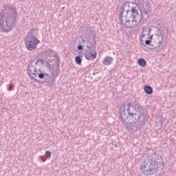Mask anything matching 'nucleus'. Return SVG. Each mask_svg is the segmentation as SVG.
I'll use <instances>...</instances> for the list:
<instances>
[{
  "label": "nucleus",
  "instance_id": "obj_1",
  "mask_svg": "<svg viewBox=\"0 0 176 176\" xmlns=\"http://www.w3.org/2000/svg\"><path fill=\"white\" fill-rule=\"evenodd\" d=\"M147 116L148 109L135 100L122 104L120 107V120L124 125L145 120Z\"/></svg>",
  "mask_w": 176,
  "mask_h": 176
},
{
  "label": "nucleus",
  "instance_id": "obj_2",
  "mask_svg": "<svg viewBox=\"0 0 176 176\" xmlns=\"http://www.w3.org/2000/svg\"><path fill=\"white\" fill-rule=\"evenodd\" d=\"M164 160L159 153L154 152L147 155L140 164V172L146 176L156 175L158 171L164 170Z\"/></svg>",
  "mask_w": 176,
  "mask_h": 176
},
{
  "label": "nucleus",
  "instance_id": "obj_3",
  "mask_svg": "<svg viewBox=\"0 0 176 176\" xmlns=\"http://www.w3.org/2000/svg\"><path fill=\"white\" fill-rule=\"evenodd\" d=\"M17 8L10 3L5 4L0 12V29L3 32H10L17 21Z\"/></svg>",
  "mask_w": 176,
  "mask_h": 176
},
{
  "label": "nucleus",
  "instance_id": "obj_4",
  "mask_svg": "<svg viewBox=\"0 0 176 176\" xmlns=\"http://www.w3.org/2000/svg\"><path fill=\"white\" fill-rule=\"evenodd\" d=\"M133 5L131 8V13L133 17V21L135 23H140V25H142L145 23L151 14L152 10V6L148 0H138V3L131 2Z\"/></svg>",
  "mask_w": 176,
  "mask_h": 176
},
{
  "label": "nucleus",
  "instance_id": "obj_5",
  "mask_svg": "<svg viewBox=\"0 0 176 176\" xmlns=\"http://www.w3.org/2000/svg\"><path fill=\"white\" fill-rule=\"evenodd\" d=\"M39 73H34L32 71L29 73L28 72V74L30 79H33L34 80H36L39 85H45V83H47L48 86H52V85H54L56 82V77L50 76V74L49 73H45L41 69L38 70Z\"/></svg>",
  "mask_w": 176,
  "mask_h": 176
},
{
  "label": "nucleus",
  "instance_id": "obj_6",
  "mask_svg": "<svg viewBox=\"0 0 176 176\" xmlns=\"http://www.w3.org/2000/svg\"><path fill=\"white\" fill-rule=\"evenodd\" d=\"M25 46L28 50L32 52L36 50L38 45L41 43V41L36 36H26L24 38Z\"/></svg>",
  "mask_w": 176,
  "mask_h": 176
},
{
  "label": "nucleus",
  "instance_id": "obj_7",
  "mask_svg": "<svg viewBox=\"0 0 176 176\" xmlns=\"http://www.w3.org/2000/svg\"><path fill=\"white\" fill-rule=\"evenodd\" d=\"M126 124V128L130 133H136L140 131L142 126L145 124V120L135 122H127Z\"/></svg>",
  "mask_w": 176,
  "mask_h": 176
},
{
  "label": "nucleus",
  "instance_id": "obj_8",
  "mask_svg": "<svg viewBox=\"0 0 176 176\" xmlns=\"http://www.w3.org/2000/svg\"><path fill=\"white\" fill-rule=\"evenodd\" d=\"M122 25H124V27H126V28H134V27H137L140 23L135 22L132 25L130 23H133V21L131 19H124L122 21H120Z\"/></svg>",
  "mask_w": 176,
  "mask_h": 176
},
{
  "label": "nucleus",
  "instance_id": "obj_9",
  "mask_svg": "<svg viewBox=\"0 0 176 176\" xmlns=\"http://www.w3.org/2000/svg\"><path fill=\"white\" fill-rule=\"evenodd\" d=\"M129 3H130V2H125L124 4H122V6L121 7V11L119 14V20L121 22L124 21V19H123V17H124L123 14H124L126 10V7L130 6L129 5Z\"/></svg>",
  "mask_w": 176,
  "mask_h": 176
},
{
  "label": "nucleus",
  "instance_id": "obj_10",
  "mask_svg": "<svg viewBox=\"0 0 176 176\" xmlns=\"http://www.w3.org/2000/svg\"><path fill=\"white\" fill-rule=\"evenodd\" d=\"M85 58L89 61L97 58V51L96 50L90 51L88 54H85Z\"/></svg>",
  "mask_w": 176,
  "mask_h": 176
},
{
  "label": "nucleus",
  "instance_id": "obj_11",
  "mask_svg": "<svg viewBox=\"0 0 176 176\" xmlns=\"http://www.w3.org/2000/svg\"><path fill=\"white\" fill-rule=\"evenodd\" d=\"M133 13L130 10H126L125 12V16H123L124 20H131L133 23H135V21H133Z\"/></svg>",
  "mask_w": 176,
  "mask_h": 176
},
{
  "label": "nucleus",
  "instance_id": "obj_12",
  "mask_svg": "<svg viewBox=\"0 0 176 176\" xmlns=\"http://www.w3.org/2000/svg\"><path fill=\"white\" fill-rule=\"evenodd\" d=\"M78 54L79 55L75 56L74 60L77 65H82V61H83V56L80 54H83V53H82V52H78Z\"/></svg>",
  "mask_w": 176,
  "mask_h": 176
},
{
  "label": "nucleus",
  "instance_id": "obj_13",
  "mask_svg": "<svg viewBox=\"0 0 176 176\" xmlns=\"http://www.w3.org/2000/svg\"><path fill=\"white\" fill-rule=\"evenodd\" d=\"M54 61H55L56 64V68H60V63H61V58H60V55L57 54V52H54L53 55Z\"/></svg>",
  "mask_w": 176,
  "mask_h": 176
},
{
  "label": "nucleus",
  "instance_id": "obj_14",
  "mask_svg": "<svg viewBox=\"0 0 176 176\" xmlns=\"http://www.w3.org/2000/svg\"><path fill=\"white\" fill-rule=\"evenodd\" d=\"M54 53H56V52H54L53 49H47L43 51V54L45 55L46 58H47V57H53Z\"/></svg>",
  "mask_w": 176,
  "mask_h": 176
},
{
  "label": "nucleus",
  "instance_id": "obj_15",
  "mask_svg": "<svg viewBox=\"0 0 176 176\" xmlns=\"http://www.w3.org/2000/svg\"><path fill=\"white\" fill-rule=\"evenodd\" d=\"M113 63V58L111 56H106L102 61V64L104 65H111Z\"/></svg>",
  "mask_w": 176,
  "mask_h": 176
},
{
  "label": "nucleus",
  "instance_id": "obj_16",
  "mask_svg": "<svg viewBox=\"0 0 176 176\" xmlns=\"http://www.w3.org/2000/svg\"><path fill=\"white\" fill-rule=\"evenodd\" d=\"M144 90L146 94H148L149 96L153 94V88H152L151 85H145L144 87Z\"/></svg>",
  "mask_w": 176,
  "mask_h": 176
},
{
  "label": "nucleus",
  "instance_id": "obj_17",
  "mask_svg": "<svg viewBox=\"0 0 176 176\" xmlns=\"http://www.w3.org/2000/svg\"><path fill=\"white\" fill-rule=\"evenodd\" d=\"M138 64L142 67H146V60L144 58H140L138 60Z\"/></svg>",
  "mask_w": 176,
  "mask_h": 176
},
{
  "label": "nucleus",
  "instance_id": "obj_18",
  "mask_svg": "<svg viewBox=\"0 0 176 176\" xmlns=\"http://www.w3.org/2000/svg\"><path fill=\"white\" fill-rule=\"evenodd\" d=\"M34 60H30L29 62V64L27 66V69H26V71L27 72H28L29 74H30V72H32V69H31V68H34Z\"/></svg>",
  "mask_w": 176,
  "mask_h": 176
},
{
  "label": "nucleus",
  "instance_id": "obj_19",
  "mask_svg": "<svg viewBox=\"0 0 176 176\" xmlns=\"http://www.w3.org/2000/svg\"><path fill=\"white\" fill-rule=\"evenodd\" d=\"M45 66L47 67L48 72H51L52 75H53V71H52V65L49 63V60L45 62Z\"/></svg>",
  "mask_w": 176,
  "mask_h": 176
},
{
  "label": "nucleus",
  "instance_id": "obj_20",
  "mask_svg": "<svg viewBox=\"0 0 176 176\" xmlns=\"http://www.w3.org/2000/svg\"><path fill=\"white\" fill-rule=\"evenodd\" d=\"M146 49H148L149 50H153V49H157L156 47V45L153 44V43H151L149 45L146 46Z\"/></svg>",
  "mask_w": 176,
  "mask_h": 176
},
{
  "label": "nucleus",
  "instance_id": "obj_21",
  "mask_svg": "<svg viewBox=\"0 0 176 176\" xmlns=\"http://www.w3.org/2000/svg\"><path fill=\"white\" fill-rule=\"evenodd\" d=\"M151 43H152V41L147 39L145 41V44L144 43H141V45H142V46H144V47H146V46L151 45Z\"/></svg>",
  "mask_w": 176,
  "mask_h": 176
},
{
  "label": "nucleus",
  "instance_id": "obj_22",
  "mask_svg": "<svg viewBox=\"0 0 176 176\" xmlns=\"http://www.w3.org/2000/svg\"><path fill=\"white\" fill-rule=\"evenodd\" d=\"M77 49L78 50H81L82 52L84 50L83 45H82V41H80V40H79V44L77 46Z\"/></svg>",
  "mask_w": 176,
  "mask_h": 176
},
{
  "label": "nucleus",
  "instance_id": "obj_23",
  "mask_svg": "<svg viewBox=\"0 0 176 176\" xmlns=\"http://www.w3.org/2000/svg\"><path fill=\"white\" fill-rule=\"evenodd\" d=\"M155 28L157 30L155 35H157V36H163V34H162L160 29L157 27H155Z\"/></svg>",
  "mask_w": 176,
  "mask_h": 176
},
{
  "label": "nucleus",
  "instance_id": "obj_24",
  "mask_svg": "<svg viewBox=\"0 0 176 176\" xmlns=\"http://www.w3.org/2000/svg\"><path fill=\"white\" fill-rule=\"evenodd\" d=\"M87 42L91 45V49H97V43H91V41H87Z\"/></svg>",
  "mask_w": 176,
  "mask_h": 176
},
{
  "label": "nucleus",
  "instance_id": "obj_25",
  "mask_svg": "<svg viewBox=\"0 0 176 176\" xmlns=\"http://www.w3.org/2000/svg\"><path fill=\"white\" fill-rule=\"evenodd\" d=\"M45 156L47 157V159H50V157H52V152L46 151L45 153Z\"/></svg>",
  "mask_w": 176,
  "mask_h": 176
},
{
  "label": "nucleus",
  "instance_id": "obj_26",
  "mask_svg": "<svg viewBox=\"0 0 176 176\" xmlns=\"http://www.w3.org/2000/svg\"><path fill=\"white\" fill-rule=\"evenodd\" d=\"M36 29H32L28 33V34L26 36H35L34 35V31H35Z\"/></svg>",
  "mask_w": 176,
  "mask_h": 176
},
{
  "label": "nucleus",
  "instance_id": "obj_27",
  "mask_svg": "<svg viewBox=\"0 0 176 176\" xmlns=\"http://www.w3.org/2000/svg\"><path fill=\"white\" fill-rule=\"evenodd\" d=\"M135 31H134V30L131 29L130 30H129L128 34L129 35V36H133V34H135Z\"/></svg>",
  "mask_w": 176,
  "mask_h": 176
},
{
  "label": "nucleus",
  "instance_id": "obj_28",
  "mask_svg": "<svg viewBox=\"0 0 176 176\" xmlns=\"http://www.w3.org/2000/svg\"><path fill=\"white\" fill-rule=\"evenodd\" d=\"M37 63H40V65H43L45 64V60L43 59H38Z\"/></svg>",
  "mask_w": 176,
  "mask_h": 176
},
{
  "label": "nucleus",
  "instance_id": "obj_29",
  "mask_svg": "<svg viewBox=\"0 0 176 176\" xmlns=\"http://www.w3.org/2000/svg\"><path fill=\"white\" fill-rule=\"evenodd\" d=\"M163 43V36H162V40L158 42V45H155V46L157 47H160V45Z\"/></svg>",
  "mask_w": 176,
  "mask_h": 176
},
{
  "label": "nucleus",
  "instance_id": "obj_30",
  "mask_svg": "<svg viewBox=\"0 0 176 176\" xmlns=\"http://www.w3.org/2000/svg\"><path fill=\"white\" fill-rule=\"evenodd\" d=\"M92 28H89L88 30L89 31V32H91V34H92V35H94V34H96V31L91 30Z\"/></svg>",
  "mask_w": 176,
  "mask_h": 176
},
{
  "label": "nucleus",
  "instance_id": "obj_31",
  "mask_svg": "<svg viewBox=\"0 0 176 176\" xmlns=\"http://www.w3.org/2000/svg\"><path fill=\"white\" fill-rule=\"evenodd\" d=\"M148 34V28H145L142 32V35H146Z\"/></svg>",
  "mask_w": 176,
  "mask_h": 176
},
{
  "label": "nucleus",
  "instance_id": "obj_32",
  "mask_svg": "<svg viewBox=\"0 0 176 176\" xmlns=\"http://www.w3.org/2000/svg\"><path fill=\"white\" fill-rule=\"evenodd\" d=\"M33 74H39V72H38V69L36 67L33 68Z\"/></svg>",
  "mask_w": 176,
  "mask_h": 176
},
{
  "label": "nucleus",
  "instance_id": "obj_33",
  "mask_svg": "<svg viewBox=\"0 0 176 176\" xmlns=\"http://www.w3.org/2000/svg\"><path fill=\"white\" fill-rule=\"evenodd\" d=\"M147 31H148L147 35L149 36V35H151V31H152V29L151 28H148Z\"/></svg>",
  "mask_w": 176,
  "mask_h": 176
},
{
  "label": "nucleus",
  "instance_id": "obj_34",
  "mask_svg": "<svg viewBox=\"0 0 176 176\" xmlns=\"http://www.w3.org/2000/svg\"><path fill=\"white\" fill-rule=\"evenodd\" d=\"M142 38H145V34H142V36L140 38V42L141 43H144V39H142Z\"/></svg>",
  "mask_w": 176,
  "mask_h": 176
},
{
  "label": "nucleus",
  "instance_id": "obj_35",
  "mask_svg": "<svg viewBox=\"0 0 176 176\" xmlns=\"http://www.w3.org/2000/svg\"><path fill=\"white\" fill-rule=\"evenodd\" d=\"M129 2V3H131V2H133V3H138V0H132L131 1H126Z\"/></svg>",
  "mask_w": 176,
  "mask_h": 176
},
{
  "label": "nucleus",
  "instance_id": "obj_36",
  "mask_svg": "<svg viewBox=\"0 0 176 176\" xmlns=\"http://www.w3.org/2000/svg\"><path fill=\"white\" fill-rule=\"evenodd\" d=\"M81 44L82 45V46H85V43H86V41H85V39L81 38Z\"/></svg>",
  "mask_w": 176,
  "mask_h": 176
},
{
  "label": "nucleus",
  "instance_id": "obj_37",
  "mask_svg": "<svg viewBox=\"0 0 176 176\" xmlns=\"http://www.w3.org/2000/svg\"><path fill=\"white\" fill-rule=\"evenodd\" d=\"M130 109H131V112H134L135 113H138V111H136L135 110L133 109V106H131Z\"/></svg>",
  "mask_w": 176,
  "mask_h": 176
},
{
  "label": "nucleus",
  "instance_id": "obj_38",
  "mask_svg": "<svg viewBox=\"0 0 176 176\" xmlns=\"http://www.w3.org/2000/svg\"><path fill=\"white\" fill-rule=\"evenodd\" d=\"M152 39H153V34H152L151 36H149L148 38V41H152Z\"/></svg>",
  "mask_w": 176,
  "mask_h": 176
},
{
  "label": "nucleus",
  "instance_id": "obj_39",
  "mask_svg": "<svg viewBox=\"0 0 176 176\" xmlns=\"http://www.w3.org/2000/svg\"><path fill=\"white\" fill-rule=\"evenodd\" d=\"M55 72L56 74H60V68H56Z\"/></svg>",
  "mask_w": 176,
  "mask_h": 176
},
{
  "label": "nucleus",
  "instance_id": "obj_40",
  "mask_svg": "<svg viewBox=\"0 0 176 176\" xmlns=\"http://www.w3.org/2000/svg\"><path fill=\"white\" fill-rule=\"evenodd\" d=\"M96 36H97V35L96 34H94L92 36L93 39L96 38Z\"/></svg>",
  "mask_w": 176,
  "mask_h": 176
},
{
  "label": "nucleus",
  "instance_id": "obj_41",
  "mask_svg": "<svg viewBox=\"0 0 176 176\" xmlns=\"http://www.w3.org/2000/svg\"><path fill=\"white\" fill-rule=\"evenodd\" d=\"M93 42L94 43H97V40H96V38H93Z\"/></svg>",
  "mask_w": 176,
  "mask_h": 176
},
{
  "label": "nucleus",
  "instance_id": "obj_42",
  "mask_svg": "<svg viewBox=\"0 0 176 176\" xmlns=\"http://www.w3.org/2000/svg\"><path fill=\"white\" fill-rule=\"evenodd\" d=\"M87 47L89 49V50H91V46H90V45H87Z\"/></svg>",
  "mask_w": 176,
  "mask_h": 176
},
{
  "label": "nucleus",
  "instance_id": "obj_43",
  "mask_svg": "<svg viewBox=\"0 0 176 176\" xmlns=\"http://www.w3.org/2000/svg\"><path fill=\"white\" fill-rule=\"evenodd\" d=\"M49 63H53V59L48 60Z\"/></svg>",
  "mask_w": 176,
  "mask_h": 176
},
{
  "label": "nucleus",
  "instance_id": "obj_44",
  "mask_svg": "<svg viewBox=\"0 0 176 176\" xmlns=\"http://www.w3.org/2000/svg\"><path fill=\"white\" fill-rule=\"evenodd\" d=\"M38 63H39V62H38V60H36L35 65H38Z\"/></svg>",
  "mask_w": 176,
  "mask_h": 176
},
{
  "label": "nucleus",
  "instance_id": "obj_45",
  "mask_svg": "<svg viewBox=\"0 0 176 176\" xmlns=\"http://www.w3.org/2000/svg\"><path fill=\"white\" fill-rule=\"evenodd\" d=\"M166 33L168 34V29L166 30Z\"/></svg>",
  "mask_w": 176,
  "mask_h": 176
},
{
  "label": "nucleus",
  "instance_id": "obj_46",
  "mask_svg": "<svg viewBox=\"0 0 176 176\" xmlns=\"http://www.w3.org/2000/svg\"><path fill=\"white\" fill-rule=\"evenodd\" d=\"M123 16H126V12H124Z\"/></svg>",
  "mask_w": 176,
  "mask_h": 176
},
{
  "label": "nucleus",
  "instance_id": "obj_47",
  "mask_svg": "<svg viewBox=\"0 0 176 176\" xmlns=\"http://www.w3.org/2000/svg\"><path fill=\"white\" fill-rule=\"evenodd\" d=\"M31 69H32V72L34 71V68H31Z\"/></svg>",
  "mask_w": 176,
  "mask_h": 176
},
{
  "label": "nucleus",
  "instance_id": "obj_48",
  "mask_svg": "<svg viewBox=\"0 0 176 176\" xmlns=\"http://www.w3.org/2000/svg\"><path fill=\"white\" fill-rule=\"evenodd\" d=\"M102 131V129L100 131V132Z\"/></svg>",
  "mask_w": 176,
  "mask_h": 176
},
{
  "label": "nucleus",
  "instance_id": "obj_49",
  "mask_svg": "<svg viewBox=\"0 0 176 176\" xmlns=\"http://www.w3.org/2000/svg\"><path fill=\"white\" fill-rule=\"evenodd\" d=\"M43 162H45V160H43Z\"/></svg>",
  "mask_w": 176,
  "mask_h": 176
}]
</instances>
